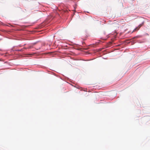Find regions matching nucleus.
<instances>
[{
    "instance_id": "3",
    "label": "nucleus",
    "mask_w": 150,
    "mask_h": 150,
    "mask_svg": "<svg viewBox=\"0 0 150 150\" xmlns=\"http://www.w3.org/2000/svg\"><path fill=\"white\" fill-rule=\"evenodd\" d=\"M18 51H21V50H19Z\"/></svg>"
},
{
    "instance_id": "1",
    "label": "nucleus",
    "mask_w": 150,
    "mask_h": 150,
    "mask_svg": "<svg viewBox=\"0 0 150 150\" xmlns=\"http://www.w3.org/2000/svg\"><path fill=\"white\" fill-rule=\"evenodd\" d=\"M141 26H142L141 25V24L139 25L138 26V27H137L136 28H135V30H136L137 29V30H138L139 29V28Z\"/></svg>"
},
{
    "instance_id": "2",
    "label": "nucleus",
    "mask_w": 150,
    "mask_h": 150,
    "mask_svg": "<svg viewBox=\"0 0 150 150\" xmlns=\"http://www.w3.org/2000/svg\"><path fill=\"white\" fill-rule=\"evenodd\" d=\"M30 48H31V47H28L27 48L28 49H30Z\"/></svg>"
}]
</instances>
